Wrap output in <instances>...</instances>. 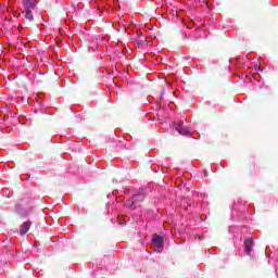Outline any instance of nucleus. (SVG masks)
Returning a JSON list of instances; mask_svg holds the SVG:
<instances>
[{
	"label": "nucleus",
	"mask_w": 278,
	"mask_h": 278,
	"mask_svg": "<svg viewBox=\"0 0 278 278\" xmlns=\"http://www.w3.org/2000/svg\"><path fill=\"white\" fill-rule=\"evenodd\" d=\"M144 199H147V197L143 193L135 194L131 200L126 202V206L130 210H136V207H138V205L144 201Z\"/></svg>",
	"instance_id": "f257e3e1"
},
{
	"label": "nucleus",
	"mask_w": 278,
	"mask_h": 278,
	"mask_svg": "<svg viewBox=\"0 0 278 278\" xmlns=\"http://www.w3.org/2000/svg\"><path fill=\"white\" fill-rule=\"evenodd\" d=\"M152 244L156 253H162V250L164 249V238L160 235H154L152 238Z\"/></svg>",
	"instance_id": "f03ea898"
},
{
	"label": "nucleus",
	"mask_w": 278,
	"mask_h": 278,
	"mask_svg": "<svg viewBox=\"0 0 278 278\" xmlns=\"http://www.w3.org/2000/svg\"><path fill=\"white\" fill-rule=\"evenodd\" d=\"M175 129L180 134V136H192V132H190V129L184 125V122H177L175 124Z\"/></svg>",
	"instance_id": "7ed1b4c3"
},
{
	"label": "nucleus",
	"mask_w": 278,
	"mask_h": 278,
	"mask_svg": "<svg viewBox=\"0 0 278 278\" xmlns=\"http://www.w3.org/2000/svg\"><path fill=\"white\" fill-rule=\"evenodd\" d=\"M30 227H31L30 222L23 223L20 228L21 236H25V233H27V231H29Z\"/></svg>",
	"instance_id": "20e7f679"
},
{
	"label": "nucleus",
	"mask_w": 278,
	"mask_h": 278,
	"mask_svg": "<svg viewBox=\"0 0 278 278\" xmlns=\"http://www.w3.org/2000/svg\"><path fill=\"white\" fill-rule=\"evenodd\" d=\"M244 247H245V253L247 255H251V251L253 249V240L251 239H245L244 240Z\"/></svg>",
	"instance_id": "39448f33"
},
{
	"label": "nucleus",
	"mask_w": 278,
	"mask_h": 278,
	"mask_svg": "<svg viewBox=\"0 0 278 278\" xmlns=\"http://www.w3.org/2000/svg\"><path fill=\"white\" fill-rule=\"evenodd\" d=\"M25 18L28 23H34V14L31 10H25Z\"/></svg>",
	"instance_id": "423d86ee"
},
{
	"label": "nucleus",
	"mask_w": 278,
	"mask_h": 278,
	"mask_svg": "<svg viewBox=\"0 0 278 278\" xmlns=\"http://www.w3.org/2000/svg\"><path fill=\"white\" fill-rule=\"evenodd\" d=\"M34 8H36L34 0H25V10H31Z\"/></svg>",
	"instance_id": "0eeeda50"
}]
</instances>
